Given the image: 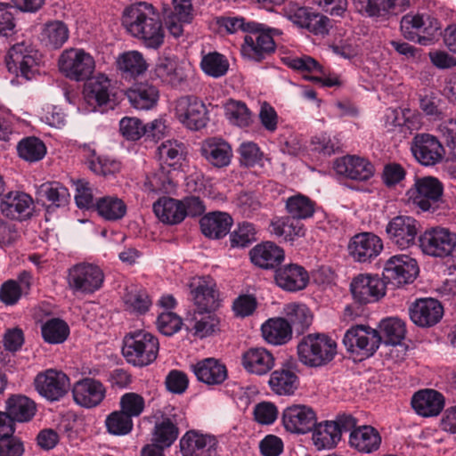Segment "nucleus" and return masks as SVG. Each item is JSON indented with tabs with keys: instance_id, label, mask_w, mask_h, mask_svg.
<instances>
[{
	"instance_id": "nucleus-13",
	"label": "nucleus",
	"mask_w": 456,
	"mask_h": 456,
	"mask_svg": "<svg viewBox=\"0 0 456 456\" xmlns=\"http://www.w3.org/2000/svg\"><path fill=\"white\" fill-rule=\"evenodd\" d=\"M443 194V185L431 176L419 178L407 191L408 200L423 211L434 208Z\"/></svg>"
},
{
	"instance_id": "nucleus-3",
	"label": "nucleus",
	"mask_w": 456,
	"mask_h": 456,
	"mask_svg": "<svg viewBox=\"0 0 456 456\" xmlns=\"http://www.w3.org/2000/svg\"><path fill=\"white\" fill-rule=\"evenodd\" d=\"M297 354L305 365L320 367L333 360L337 354V343L325 334H309L298 344Z\"/></svg>"
},
{
	"instance_id": "nucleus-32",
	"label": "nucleus",
	"mask_w": 456,
	"mask_h": 456,
	"mask_svg": "<svg viewBox=\"0 0 456 456\" xmlns=\"http://www.w3.org/2000/svg\"><path fill=\"white\" fill-rule=\"evenodd\" d=\"M198 380L209 386L222 384L228 376L224 363L216 358H206L191 366Z\"/></svg>"
},
{
	"instance_id": "nucleus-27",
	"label": "nucleus",
	"mask_w": 456,
	"mask_h": 456,
	"mask_svg": "<svg viewBox=\"0 0 456 456\" xmlns=\"http://www.w3.org/2000/svg\"><path fill=\"white\" fill-rule=\"evenodd\" d=\"M84 101L88 105L85 111H94L98 106L109 102L111 95V83L104 74H98L91 77L84 86Z\"/></svg>"
},
{
	"instance_id": "nucleus-50",
	"label": "nucleus",
	"mask_w": 456,
	"mask_h": 456,
	"mask_svg": "<svg viewBox=\"0 0 456 456\" xmlns=\"http://www.w3.org/2000/svg\"><path fill=\"white\" fill-rule=\"evenodd\" d=\"M158 154L161 167L167 166L176 170L183 159V143L176 140H167L158 147Z\"/></svg>"
},
{
	"instance_id": "nucleus-1",
	"label": "nucleus",
	"mask_w": 456,
	"mask_h": 456,
	"mask_svg": "<svg viewBox=\"0 0 456 456\" xmlns=\"http://www.w3.org/2000/svg\"><path fill=\"white\" fill-rule=\"evenodd\" d=\"M121 23L126 32L141 41L146 48L157 50L164 44L162 21L151 4L140 2L126 7Z\"/></svg>"
},
{
	"instance_id": "nucleus-5",
	"label": "nucleus",
	"mask_w": 456,
	"mask_h": 456,
	"mask_svg": "<svg viewBox=\"0 0 456 456\" xmlns=\"http://www.w3.org/2000/svg\"><path fill=\"white\" fill-rule=\"evenodd\" d=\"M258 26L256 29H249L240 47L245 59L257 62L274 52L273 37L281 34L278 28H272L262 23H258Z\"/></svg>"
},
{
	"instance_id": "nucleus-52",
	"label": "nucleus",
	"mask_w": 456,
	"mask_h": 456,
	"mask_svg": "<svg viewBox=\"0 0 456 456\" xmlns=\"http://www.w3.org/2000/svg\"><path fill=\"white\" fill-rule=\"evenodd\" d=\"M286 209L293 219H308L315 212V202L310 198L298 193L287 199Z\"/></svg>"
},
{
	"instance_id": "nucleus-38",
	"label": "nucleus",
	"mask_w": 456,
	"mask_h": 456,
	"mask_svg": "<svg viewBox=\"0 0 456 456\" xmlns=\"http://www.w3.org/2000/svg\"><path fill=\"white\" fill-rule=\"evenodd\" d=\"M31 274L21 273L17 280H8L0 287V300L6 305H13L27 294L31 286Z\"/></svg>"
},
{
	"instance_id": "nucleus-47",
	"label": "nucleus",
	"mask_w": 456,
	"mask_h": 456,
	"mask_svg": "<svg viewBox=\"0 0 456 456\" xmlns=\"http://www.w3.org/2000/svg\"><path fill=\"white\" fill-rule=\"evenodd\" d=\"M36 411L35 403L24 395H13L6 403V412L13 421H29Z\"/></svg>"
},
{
	"instance_id": "nucleus-28",
	"label": "nucleus",
	"mask_w": 456,
	"mask_h": 456,
	"mask_svg": "<svg viewBox=\"0 0 456 456\" xmlns=\"http://www.w3.org/2000/svg\"><path fill=\"white\" fill-rule=\"evenodd\" d=\"M191 67L179 63L171 58L159 59L154 68V76L164 84L172 87H182L186 85Z\"/></svg>"
},
{
	"instance_id": "nucleus-44",
	"label": "nucleus",
	"mask_w": 456,
	"mask_h": 456,
	"mask_svg": "<svg viewBox=\"0 0 456 456\" xmlns=\"http://www.w3.org/2000/svg\"><path fill=\"white\" fill-rule=\"evenodd\" d=\"M271 232L287 241H294L305 235V227L290 216L277 217L271 222Z\"/></svg>"
},
{
	"instance_id": "nucleus-14",
	"label": "nucleus",
	"mask_w": 456,
	"mask_h": 456,
	"mask_svg": "<svg viewBox=\"0 0 456 456\" xmlns=\"http://www.w3.org/2000/svg\"><path fill=\"white\" fill-rule=\"evenodd\" d=\"M382 240L373 232H362L350 238L347 254L356 263H370L383 250Z\"/></svg>"
},
{
	"instance_id": "nucleus-18",
	"label": "nucleus",
	"mask_w": 456,
	"mask_h": 456,
	"mask_svg": "<svg viewBox=\"0 0 456 456\" xmlns=\"http://www.w3.org/2000/svg\"><path fill=\"white\" fill-rule=\"evenodd\" d=\"M418 232V221L409 216H397L392 218L386 227L387 238L400 249H406L414 245Z\"/></svg>"
},
{
	"instance_id": "nucleus-55",
	"label": "nucleus",
	"mask_w": 456,
	"mask_h": 456,
	"mask_svg": "<svg viewBox=\"0 0 456 456\" xmlns=\"http://www.w3.org/2000/svg\"><path fill=\"white\" fill-rule=\"evenodd\" d=\"M224 112L230 123L240 127H248L253 121L251 111L240 101L229 100L224 105Z\"/></svg>"
},
{
	"instance_id": "nucleus-39",
	"label": "nucleus",
	"mask_w": 456,
	"mask_h": 456,
	"mask_svg": "<svg viewBox=\"0 0 456 456\" xmlns=\"http://www.w3.org/2000/svg\"><path fill=\"white\" fill-rule=\"evenodd\" d=\"M153 211L157 217L163 223L176 224L186 216V211L181 200L163 197L153 204Z\"/></svg>"
},
{
	"instance_id": "nucleus-19",
	"label": "nucleus",
	"mask_w": 456,
	"mask_h": 456,
	"mask_svg": "<svg viewBox=\"0 0 456 456\" xmlns=\"http://www.w3.org/2000/svg\"><path fill=\"white\" fill-rule=\"evenodd\" d=\"M401 31L410 40L433 36L439 29V22L430 13L410 12L401 20Z\"/></svg>"
},
{
	"instance_id": "nucleus-60",
	"label": "nucleus",
	"mask_w": 456,
	"mask_h": 456,
	"mask_svg": "<svg viewBox=\"0 0 456 456\" xmlns=\"http://www.w3.org/2000/svg\"><path fill=\"white\" fill-rule=\"evenodd\" d=\"M107 431L113 436L128 435L134 428L133 419L120 411L110 413L105 419Z\"/></svg>"
},
{
	"instance_id": "nucleus-43",
	"label": "nucleus",
	"mask_w": 456,
	"mask_h": 456,
	"mask_svg": "<svg viewBox=\"0 0 456 456\" xmlns=\"http://www.w3.org/2000/svg\"><path fill=\"white\" fill-rule=\"evenodd\" d=\"M283 314L291 327L297 333L304 332L312 323L313 314L309 308L301 303H289L285 305Z\"/></svg>"
},
{
	"instance_id": "nucleus-45",
	"label": "nucleus",
	"mask_w": 456,
	"mask_h": 456,
	"mask_svg": "<svg viewBox=\"0 0 456 456\" xmlns=\"http://www.w3.org/2000/svg\"><path fill=\"white\" fill-rule=\"evenodd\" d=\"M268 384L275 394L290 395L298 387V378L290 370L279 369L272 372Z\"/></svg>"
},
{
	"instance_id": "nucleus-41",
	"label": "nucleus",
	"mask_w": 456,
	"mask_h": 456,
	"mask_svg": "<svg viewBox=\"0 0 456 456\" xmlns=\"http://www.w3.org/2000/svg\"><path fill=\"white\" fill-rule=\"evenodd\" d=\"M122 301L125 310L135 314H145L152 304L148 292L144 289L134 284L125 288Z\"/></svg>"
},
{
	"instance_id": "nucleus-51",
	"label": "nucleus",
	"mask_w": 456,
	"mask_h": 456,
	"mask_svg": "<svg viewBox=\"0 0 456 456\" xmlns=\"http://www.w3.org/2000/svg\"><path fill=\"white\" fill-rule=\"evenodd\" d=\"M179 429L175 419L162 418L158 420L152 433V442L162 447L167 448L174 444L178 437Z\"/></svg>"
},
{
	"instance_id": "nucleus-4",
	"label": "nucleus",
	"mask_w": 456,
	"mask_h": 456,
	"mask_svg": "<svg viewBox=\"0 0 456 456\" xmlns=\"http://www.w3.org/2000/svg\"><path fill=\"white\" fill-rule=\"evenodd\" d=\"M68 288L73 294H93L99 290L104 281V273L97 265L81 262L67 271Z\"/></svg>"
},
{
	"instance_id": "nucleus-54",
	"label": "nucleus",
	"mask_w": 456,
	"mask_h": 456,
	"mask_svg": "<svg viewBox=\"0 0 456 456\" xmlns=\"http://www.w3.org/2000/svg\"><path fill=\"white\" fill-rule=\"evenodd\" d=\"M19 156L28 162L41 160L46 154V146L39 138L31 136L22 139L17 145Z\"/></svg>"
},
{
	"instance_id": "nucleus-48",
	"label": "nucleus",
	"mask_w": 456,
	"mask_h": 456,
	"mask_svg": "<svg viewBox=\"0 0 456 456\" xmlns=\"http://www.w3.org/2000/svg\"><path fill=\"white\" fill-rule=\"evenodd\" d=\"M95 210L97 214L107 221H118L126 213V205L116 196H104L96 200Z\"/></svg>"
},
{
	"instance_id": "nucleus-16",
	"label": "nucleus",
	"mask_w": 456,
	"mask_h": 456,
	"mask_svg": "<svg viewBox=\"0 0 456 456\" xmlns=\"http://www.w3.org/2000/svg\"><path fill=\"white\" fill-rule=\"evenodd\" d=\"M34 386L41 396L53 402L68 393L70 384L69 378L64 372L48 369L36 376Z\"/></svg>"
},
{
	"instance_id": "nucleus-46",
	"label": "nucleus",
	"mask_w": 456,
	"mask_h": 456,
	"mask_svg": "<svg viewBox=\"0 0 456 456\" xmlns=\"http://www.w3.org/2000/svg\"><path fill=\"white\" fill-rule=\"evenodd\" d=\"M118 69L129 77L142 75L148 69V64L142 54L138 51H127L121 53L117 60Z\"/></svg>"
},
{
	"instance_id": "nucleus-33",
	"label": "nucleus",
	"mask_w": 456,
	"mask_h": 456,
	"mask_svg": "<svg viewBox=\"0 0 456 456\" xmlns=\"http://www.w3.org/2000/svg\"><path fill=\"white\" fill-rule=\"evenodd\" d=\"M411 405L419 416L434 417L437 416L444 409V398L436 390H420L413 395Z\"/></svg>"
},
{
	"instance_id": "nucleus-2",
	"label": "nucleus",
	"mask_w": 456,
	"mask_h": 456,
	"mask_svg": "<svg viewBox=\"0 0 456 456\" xmlns=\"http://www.w3.org/2000/svg\"><path fill=\"white\" fill-rule=\"evenodd\" d=\"M159 351L158 338L145 330L130 331L123 338L122 354L134 366L150 365L157 359Z\"/></svg>"
},
{
	"instance_id": "nucleus-59",
	"label": "nucleus",
	"mask_w": 456,
	"mask_h": 456,
	"mask_svg": "<svg viewBox=\"0 0 456 456\" xmlns=\"http://www.w3.org/2000/svg\"><path fill=\"white\" fill-rule=\"evenodd\" d=\"M69 334L68 324L58 318L47 321L42 326L44 339L50 344H61L64 342Z\"/></svg>"
},
{
	"instance_id": "nucleus-7",
	"label": "nucleus",
	"mask_w": 456,
	"mask_h": 456,
	"mask_svg": "<svg viewBox=\"0 0 456 456\" xmlns=\"http://www.w3.org/2000/svg\"><path fill=\"white\" fill-rule=\"evenodd\" d=\"M5 61L9 72L30 80L38 72L40 58L31 45L21 42L10 48Z\"/></svg>"
},
{
	"instance_id": "nucleus-36",
	"label": "nucleus",
	"mask_w": 456,
	"mask_h": 456,
	"mask_svg": "<svg viewBox=\"0 0 456 456\" xmlns=\"http://www.w3.org/2000/svg\"><path fill=\"white\" fill-rule=\"evenodd\" d=\"M251 262L261 268L272 269L284 260V251L276 244L267 241L255 246L249 252Z\"/></svg>"
},
{
	"instance_id": "nucleus-26",
	"label": "nucleus",
	"mask_w": 456,
	"mask_h": 456,
	"mask_svg": "<svg viewBox=\"0 0 456 456\" xmlns=\"http://www.w3.org/2000/svg\"><path fill=\"white\" fill-rule=\"evenodd\" d=\"M444 308L434 298H419L409 307V315L413 323L419 327H431L442 319Z\"/></svg>"
},
{
	"instance_id": "nucleus-56",
	"label": "nucleus",
	"mask_w": 456,
	"mask_h": 456,
	"mask_svg": "<svg viewBox=\"0 0 456 456\" xmlns=\"http://www.w3.org/2000/svg\"><path fill=\"white\" fill-rule=\"evenodd\" d=\"M218 325V320L210 313L200 312L188 321V329L194 331V335L203 338L214 333Z\"/></svg>"
},
{
	"instance_id": "nucleus-6",
	"label": "nucleus",
	"mask_w": 456,
	"mask_h": 456,
	"mask_svg": "<svg viewBox=\"0 0 456 456\" xmlns=\"http://www.w3.org/2000/svg\"><path fill=\"white\" fill-rule=\"evenodd\" d=\"M58 66L66 77L78 82L87 79L94 72L95 61L84 49L71 47L61 53Z\"/></svg>"
},
{
	"instance_id": "nucleus-34",
	"label": "nucleus",
	"mask_w": 456,
	"mask_h": 456,
	"mask_svg": "<svg viewBox=\"0 0 456 456\" xmlns=\"http://www.w3.org/2000/svg\"><path fill=\"white\" fill-rule=\"evenodd\" d=\"M308 281L307 272L298 265H287L275 271V281L284 290H301L306 287Z\"/></svg>"
},
{
	"instance_id": "nucleus-12",
	"label": "nucleus",
	"mask_w": 456,
	"mask_h": 456,
	"mask_svg": "<svg viewBox=\"0 0 456 456\" xmlns=\"http://www.w3.org/2000/svg\"><path fill=\"white\" fill-rule=\"evenodd\" d=\"M191 299L200 312L211 313L220 303V293L216 281L210 276H197L189 284Z\"/></svg>"
},
{
	"instance_id": "nucleus-63",
	"label": "nucleus",
	"mask_w": 456,
	"mask_h": 456,
	"mask_svg": "<svg viewBox=\"0 0 456 456\" xmlns=\"http://www.w3.org/2000/svg\"><path fill=\"white\" fill-rule=\"evenodd\" d=\"M119 405V411L133 419V418L138 417L143 412L145 400L141 395L129 392L120 397Z\"/></svg>"
},
{
	"instance_id": "nucleus-22",
	"label": "nucleus",
	"mask_w": 456,
	"mask_h": 456,
	"mask_svg": "<svg viewBox=\"0 0 456 456\" xmlns=\"http://www.w3.org/2000/svg\"><path fill=\"white\" fill-rule=\"evenodd\" d=\"M333 167L336 173L347 179L365 182L370 180L375 173V167L366 158L358 155H346L334 161Z\"/></svg>"
},
{
	"instance_id": "nucleus-10",
	"label": "nucleus",
	"mask_w": 456,
	"mask_h": 456,
	"mask_svg": "<svg viewBox=\"0 0 456 456\" xmlns=\"http://www.w3.org/2000/svg\"><path fill=\"white\" fill-rule=\"evenodd\" d=\"M175 118L186 128L200 130L206 126L208 117L205 103L195 96H183L175 102Z\"/></svg>"
},
{
	"instance_id": "nucleus-64",
	"label": "nucleus",
	"mask_w": 456,
	"mask_h": 456,
	"mask_svg": "<svg viewBox=\"0 0 456 456\" xmlns=\"http://www.w3.org/2000/svg\"><path fill=\"white\" fill-rule=\"evenodd\" d=\"M121 134L129 141H137L145 134V125L134 117H124L119 121Z\"/></svg>"
},
{
	"instance_id": "nucleus-17",
	"label": "nucleus",
	"mask_w": 456,
	"mask_h": 456,
	"mask_svg": "<svg viewBox=\"0 0 456 456\" xmlns=\"http://www.w3.org/2000/svg\"><path fill=\"white\" fill-rule=\"evenodd\" d=\"M350 290L356 302L366 305L383 297L386 294V285L376 274L360 273L352 280Z\"/></svg>"
},
{
	"instance_id": "nucleus-11",
	"label": "nucleus",
	"mask_w": 456,
	"mask_h": 456,
	"mask_svg": "<svg viewBox=\"0 0 456 456\" xmlns=\"http://www.w3.org/2000/svg\"><path fill=\"white\" fill-rule=\"evenodd\" d=\"M419 273L417 261L405 254L395 255L384 265L383 277L395 287L411 283Z\"/></svg>"
},
{
	"instance_id": "nucleus-37",
	"label": "nucleus",
	"mask_w": 456,
	"mask_h": 456,
	"mask_svg": "<svg viewBox=\"0 0 456 456\" xmlns=\"http://www.w3.org/2000/svg\"><path fill=\"white\" fill-rule=\"evenodd\" d=\"M126 96L134 108L148 110L156 106L159 98V92L151 84L138 83L127 89Z\"/></svg>"
},
{
	"instance_id": "nucleus-23",
	"label": "nucleus",
	"mask_w": 456,
	"mask_h": 456,
	"mask_svg": "<svg viewBox=\"0 0 456 456\" xmlns=\"http://www.w3.org/2000/svg\"><path fill=\"white\" fill-rule=\"evenodd\" d=\"M0 210L7 218L24 221L33 215L34 200L30 195L23 191H9L2 198Z\"/></svg>"
},
{
	"instance_id": "nucleus-21",
	"label": "nucleus",
	"mask_w": 456,
	"mask_h": 456,
	"mask_svg": "<svg viewBox=\"0 0 456 456\" xmlns=\"http://www.w3.org/2000/svg\"><path fill=\"white\" fill-rule=\"evenodd\" d=\"M317 421L315 411L305 404H293L284 409L282 425L292 434H306L311 431Z\"/></svg>"
},
{
	"instance_id": "nucleus-35",
	"label": "nucleus",
	"mask_w": 456,
	"mask_h": 456,
	"mask_svg": "<svg viewBox=\"0 0 456 456\" xmlns=\"http://www.w3.org/2000/svg\"><path fill=\"white\" fill-rule=\"evenodd\" d=\"M349 444L362 453H372L379 450L381 436L379 431L371 426H360L351 431Z\"/></svg>"
},
{
	"instance_id": "nucleus-42",
	"label": "nucleus",
	"mask_w": 456,
	"mask_h": 456,
	"mask_svg": "<svg viewBox=\"0 0 456 456\" xmlns=\"http://www.w3.org/2000/svg\"><path fill=\"white\" fill-rule=\"evenodd\" d=\"M261 330L264 339L271 345H283L291 338L292 330L285 318L269 319Z\"/></svg>"
},
{
	"instance_id": "nucleus-20",
	"label": "nucleus",
	"mask_w": 456,
	"mask_h": 456,
	"mask_svg": "<svg viewBox=\"0 0 456 456\" xmlns=\"http://www.w3.org/2000/svg\"><path fill=\"white\" fill-rule=\"evenodd\" d=\"M240 362L246 373L262 377L274 368L275 357L264 346H251L241 352Z\"/></svg>"
},
{
	"instance_id": "nucleus-53",
	"label": "nucleus",
	"mask_w": 456,
	"mask_h": 456,
	"mask_svg": "<svg viewBox=\"0 0 456 456\" xmlns=\"http://www.w3.org/2000/svg\"><path fill=\"white\" fill-rule=\"evenodd\" d=\"M200 66L207 76L219 78L226 75L230 65L224 55L217 52H211L202 54Z\"/></svg>"
},
{
	"instance_id": "nucleus-40",
	"label": "nucleus",
	"mask_w": 456,
	"mask_h": 456,
	"mask_svg": "<svg viewBox=\"0 0 456 456\" xmlns=\"http://www.w3.org/2000/svg\"><path fill=\"white\" fill-rule=\"evenodd\" d=\"M232 218L224 212H213L200 219L202 233L210 239L224 237L230 231Z\"/></svg>"
},
{
	"instance_id": "nucleus-57",
	"label": "nucleus",
	"mask_w": 456,
	"mask_h": 456,
	"mask_svg": "<svg viewBox=\"0 0 456 456\" xmlns=\"http://www.w3.org/2000/svg\"><path fill=\"white\" fill-rule=\"evenodd\" d=\"M175 187L173 178L164 167H161L158 172L148 175L144 183L145 191L153 193H169Z\"/></svg>"
},
{
	"instance_id": "nucleus-25",
	"label": "nucleus",
	"mask_w": 456,
	"mask_h": 456,
	"mask_svg": "<svg viewBox=\"0 0 456 456\" xmlns=\"http://www.w3.org/2000/svg\"><path fill=\"white\" fill-rule=\"evenodd\" d=\"M217 444L214 436L189 430L180 440V451L183 456H212Z\"/></svg>"
},
{
	"instance_id": "nucleus-8",
	"label": "nucleus",
	"mask_w": 456,
	"mask_h": 456,
	"mask_svg": "<svg viewBox=\"0 0 456 456\" xmlns=\"http://www.w3.org/2000/svg\"><path fill=\"white\" fill-rule=\"evenodd\" d=\"M419 240L422 252L434 257H446L456 248V233L441 226L427 229Z\"/></svg>"
},
{
	"instance_id": "nucleus-61",
	"label": "nucleus",
	"mask_w": 456,
	"mask_h": 456,
	"mask_svg": "<svg viewBox=\"0 0 456 456\" xmlns=\"http://www.w3.org/2000/svg\"><path fill=\"white\" fill-rule=\"evenodd\" d=\"M39 193L57 208L66 206L69 200L68 189L57 182L42 184Z\"/></svg>"
},
{
	"instance_id": "nucleus-31",
	"label": "nucleus",
	"mask_w": 456,
	"mask_h": 456,
	"mask_svg": "<svg viewBox=\"0 0 456 456\" xmlns=\"http://www.w3.org/2000/svg\"><path fill=\"white\" fill-rule=\"evenodd\" d=\"M355 10L370 17L397 15L409 5L408 0H353Z\"/></svg>"
},
{
	"instance_id": "nucleus-24",
	"label": "nucleus",
	"mask_w": 456,
	"mask_h": 456,
	"mask_svg": "<svg viewBox=\"0 0 456 456\" xmlns=\"http://www.w3.org/2000/svg\"><path fill=\"white\" fill-rule=\"evenodd\" d=\"M411 151L418 162L433 166L442 160L444 148L439 141L428 134H416L411 143Z\"/></svg>"
},
{
	"instance_id": "nucleus-30",
	"label": "nucleus",
	"mask_w": 456,
	"mask_h": 456,
	"mask_svg": "<svg viewBox=\"0 0 456 456\" xmlns=\"http://www.w3.org/2000/svg\"><path fill=\"white\" fill-rule=\"evenodd\" d=\"M200 153L213 167L221 168L230 165L232 149L228 142L221 137H209L201 142Z\"/></svg>"
},
{
	"instance_id": "nucleus-62",
	"label": "nucleus",
	"mask_w": 456,
	"mask_h": 456,
	"mask_svg": "<svg viewBox=\"0 0 456 456\" xmlns=\"http://www.w3.org/2000/svg\"><path fill=\"white\" fill-rule=\"evenodd\" d=\"M255 240H256V229L248 222L239 224L230 235L231 245L233 248H244Z\"/></svg>"
},
{
	"instance_id": "nucleus-15",
	"label": "nucleus",
	"mask_w": 456,
	"mask_h": 456,
	"mask_svg": "<svg viewBox=\"0 0 456 456\" xmlns=\"http://www.w3.org/2000/svg\"><path fill=\"white\" fill-rule=\"evenodd\" d=\"M353 425L351 417L339 418L337 420H325L315 423L313 428L312 440L317 450H330L337 446L342 433Z\"/></svg>"
},
{
	"instance_id": "nucleus-58",
	"label": "nucleus",
	"mask_w": 456,
	"mask_h": 456,
	"mask_svg": "<svg viewBox=\"0 0 456 456\" xmlns=\"http://www.w3.org/2000/svg\"><path fill=\"white\" fill-rule=\"evenodd\" d=\"M379 328L387 344L398 345L404 338L405 324L399 318L389 317L384 319L381 321Z\"/></svg>"
},
{
	"instance_id": "nucleus-49",
	"label": "nucleus",
	"mask_w": 456,
	"mask_h": 456,
	"mask_svg": "<svg viewBox=\"0 0 456 456\" xmlns=\"http://www.w3.org/2000/svg\"><path fill=\"white\" fill-rule=\"evenodd\" d=\"M69 37L67 25L62 21L54 20L45 25L40 40L47 47L59 49L68 41Z\"/></svg>"
},
{
	"instance_id": "nucleus-9",
	"label": "nucleus",
	"mask_w": 456,
	"mask_h": 456,
	"mask_svg": "<svg viewBox=\"0 0 456 456\" xmlns=\"http://www.w3.org/2000/svg\"><path fill=\"white\" fill-rule=\"evenodd\" d=\"M343 343L347 351L356 353L362 357H370L379 347L381 336L377 330L370 326L356 325L346 332Z\"/></svg>"
},
{
	"instance_id": "nucleus-29",
	"label": "nucleus",
	"mask_w": 456,
	"mask_h": 456,
	"mask_svg": "<svg viewBox=\"0 0 456 456\" xmlns=\"http://www.w3.org/2000/svg\"><path fill=\"white\" fill-rule=\"evenodd\" d=\"M105 393L102 383L91 378L77 381L72 387L74 401L86 408H93L100 404L105 397Z\"/></svg>"
}]
</instances>
